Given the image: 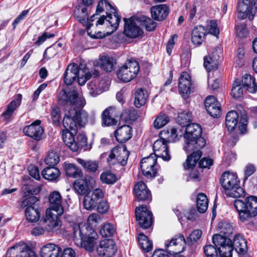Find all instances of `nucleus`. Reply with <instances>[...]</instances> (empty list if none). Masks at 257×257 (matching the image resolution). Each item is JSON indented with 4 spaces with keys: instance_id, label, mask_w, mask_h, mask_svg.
Returning a JSON list of instances; mask_svg holds the SVG:
<instances>
[{
    "instance_id": "f257e3e1",
    "label": "nucleus",
    "mask_w": 257,
    "mask_h": 257,
    "mask_svg": "<svg viewBox=\"0 0 257 257\" xmlns=\"http://www.w3.org/2000/svg\"><path fill=\"white\" fill-rule=\"evenodd\" d=\"M120 18L115 9L107 0H100L97 5L95 14L90 18L89 26L98 28V33H101L104 37L117 30Z\"/></svg>"
},
{
    "instance_id": "f03ea898",
    "label": "nucleus",
    "mask_w": 257,
    "mask_h": 257,
    "mask_svg": "<svg viewBox=\"0 0 257 257\" xmlns=\"http://www.w3.org/2000/svg\"><path fill=\"white\" fill-rule=\"evenodd\" d=\"M202 128L197 123H190L183 134L185 139L184 149L186 153H192L184 164L185 169L192 168L196 165L202 155L200 150L206 145L205 139L201 137Z\"/></svg>"
},
{
    "instance_id": "7ed1b4c3",
    "label": "nucleus",
    "mask_w": 257,
    "mask_h": 257,
    "mask_svg": "<svg viewBox=\"0 0 257 257\" xmlns=\"http://www.w3.org/2000/svg\"><path fill=\"white\" fill-rule=\"evenodd\" d=\"M88 119V114L85 110L78 111L72 109L65 113L63 125L65 130L62 132V138L65 144L73 152L77 151L78 149L74 137L77 132L78 126H84Z\"/></svg>"
},
{
    "instance_id": "20e7f679",
    "label": "nucleus",
    "mask_w": 257,
    "mask_h": 257,
    "mask_svg": "<svg viewBox=\"0 0 257 257\" xmlns=\"http://www.w3.org/2000/svg\"><path fill=\"white\" fill-rule=\"evenodd\" d=\"M87 228L84 225H76L74 227L73 240L77 246L85 249L88 252H92L97 242L98 235L93 229H90V233L87 234Z\"/></svg>"
},
{
    "instance_id": "39448f33",
    "label": "nucleus",
    "mask_w": 257,
    "mask_h": 257,
    "mask_svg": "<svg viewBox=\"0 0 257 257\" xmlns=\"http://www.w3.org/2000/svg\"><path fill=\"white\" fill-rule=\"evenodd\" d=\"M220 183L224 193L232 198L244 197V190L240 186V181L236 173L229 171L224 172L220 178Z\"/></svg>"
},
{
    "instance_id": "423d86ee",
    "label": "nucleus",
    "mask_w": 257,
    "mask_h": 257,
    "mask_svg": "<svg viewBox=\"0 0 257 257\" xmlns=\"http://www.w3.org/2000/svg\"><path fill=\"white\" fill-rule=\"evenodd\" d=\"M234 206L238 212L240 220L245 221L250 217L257 215V197L250 195L244 200L236 199L234 201Z\"/></svg>"
},
{
    "instance_id": "0eeeda50",
    "label": "nucleus",
    "mask_w": 257,
    "mask_h": 257,
    "mask_svg": "<svg viewBox=\"0 0 257 257\" xmlns=\"http://www.w3.org/2000/svg\"><path fill=\"white\" fill-rule=\"evenodd\" d=\"M58 100L60 104L66 105L70 107V109L66 110L65 113L72 109L78 111L83 110L79 108L83 107L86 104L84 97L79 96L77 91L75 90L68 92L64 90H61L59 94Z\"/></svg>"
},
{
    "instance_id": "6e6552de",
    "label": "nucleus",
    "mask_w": 257,
    "mask_h": 257,
    "mask_svg": "<svg viewBox=\"0 0 257 257\" xmlns=\"http://www.w3.org/2000/svg\"><path fill=\"white\" fill-rule=\"evenodd\" d=\"M140 71L138 62L134 59H130L119 68L117 71L118 78L123 82H128L134 79Z\"/></svg>"
},
{
    "instance_id": "1a4fd4ad",
    "label": "nucleus",
    "mask_w": 257,
    "mask_h": 257,
    "mask_svg": "<svg viewBox=\"0 0 257 257\" xmlns=\"http://www.w3.org/2000/svg\"><path fill=\"white\" fill-rule=\"evenodd\" d=\"M76 19L86 27L88 34L92 38H101L103 36L101 33H98V28L89 26L90 18L88 19V10L86 6H80L76 8L74 12Z\"/></svg>"
},
{
    "instance_id": "9d476101",
    "label": "nucleus",
    "mask_w": 257,
    "mask_h": 257,
    "mask_svg": "<svg viewBox=\"0 0 257 257\" xmlns=\"http://www.w3.org/2000/svg\"><path fill=\"white\" fill-rule=\"evenodd\" d=\"M7 257H38L30 243L20 241L10 247L7 252Z\"/></svg>"
},
{
    "instance_id": "9b49d317",
    "label": "nucleus",
    "mask_w": 257,
    "mask_h": 257,
    "mask_svg": "<svg viewBox=\"0 0 257 257\" xmlns=\"http://www.w3.org/2000/svg\"><path fill=\"white\" fill-rule=\"evenodd\" d=\"M212 241L220 257H232V242L229 238L216 234L213 236Z\"/></svg>"
},
{
    "instance_id": "f8f14e48",
    "label": "nucleus",
    "mask_w": 257,
    "mask_h": 257,
    "mask_svg": "<svg viewBox=\"0 0 257 257\" xmlns=\"http://www.w3.org/2000/svg\"><path fill=\"white\" fill-rule=\"evenodd\" d=\"M129 152L124 145L117 146L113 148L109 153L107 162L110 166L119 164L123 166L126 164Z\"/></svg>"
},
{
    "instance_id": "ddd939ff",
    "label": "nucleus",
    "mask_w": 257,
    "mask_h": 257,
    "mask_svg": "<svg viewBox=\"0 0 257 257\" xmlns=\"http://www.w3.org/2000/svg\"><path fill=\"white\" fill-rule=\"evenodd\" d=\"M37 201V198L32 196L26 198L22 202V206L26 207L25 211V216L29 222H35L40 218V213L36 204Z\"/></svg>"
},
{
    "instance_id": "4468645a",
    "label": "nucleus",
    "mask_w": 257,
    "mask_h": 257,
    "mask_svg": "<svg viewBox=\"0 0 257 257\" xmlns=\"http://www.w3.org/2000/svg\"><path fill=\"white\" fill-rule=\"evenodd\" d=\"M123 34L125 36L130 38H136L143 36L144 32L140 27L139 17L123 18Z\"/></svg>"
},
{
    "instance_id": "2eb2a0df",
    "label": "nucleus",
    "mask_w": 257,
    "mask_h": 257,
    "mask_svg": "<svg viewBox=\"0 0 257 257\" xmlns=\"http://www.w3.org/2000/svg\"><path fill=\"white\" fill-rule=\"evenodd\" d=\"M237 10L239 18L244 19L248 17L251 20L257 10V0H239Z\"/></svg>"
},
{
    "instance_id": "dca6fc26",
    "label": "nucleus",
    "mask_w": 257,
    "mask_h": 257,
    "mask_svg": "<svg viewBox=\"0 0 257 257\" xmlns=\"http://www.w3.org/2000/svg\"><path fill=\"white\" fill-rule=\"evenodd\" d=\"M186 242L182 234L175 235L171 240L165 242L166 251L170 255L182 252L185 248Z\"/></svg>"
},
{
    "instance_id": "f3484780",
    "label": "nucleus",
    "mask_w": 257,
    "mask_h": 257,
    "mask_svg": "<svg viewBox=\"0 0 257 257\" xmlns=\"http://www.w3.org/2000/svg\"><path fill=\"white\" fill-rule=\"evenodd\" d=\"M136 217L139 226L143 229L150 228L153 223V214L146 205H142L136 208Z\"/></svg>"
},
{
    "instance_id": "a211bd4d",
    "label": "nucleus",
    "mask_w": 257,
    "mask_h": 257,
    "mask_svg": "<svg viewBox=\"0 0 257 257\" xmlns=\"http://www.w3.org/2000/svg\"><path fill=\"white\" fill-rule=\"evenodd\" d=\"M63 214L53 212L51 209H47L46 216L43 219V225L48 232H53L58 230L61 226L59 216Z\"/></svg>"
},
{
    "instance_id": "6ab92c4d",
    "label": "nucleus",
    "mask_w": 257,
    "mask_h": 257,
    "mask_svg": "<svg viewBox=\"0 0 257 257\" xmlns=\"http://www.w3.org/2000/svg\"><path fill=\"white\" fill-rule=\"evenodd\" d=\"M141 168L143 174L147 177H154L157 172V157L153 154L142 159Z\"/></svg>"
},
{
    "instance_id": "aec40b11",
    "label": "nucleus",
    "mask_w": 257,
    "mask_h": 257,
    "mask_svg": "<svg viewBox=\"0 0 257 257\" xmlns=\"http://www.w3.org/2000/svg\"><path fill=\"white\" fill-rule=\"evenodd\" d=\"M96 250L100 256L112 257L114 255L117 249L113 240L105 239L100 241Z\"/></svg>"
},
{
    "instance_id": "412c9836",
    "label": "nucleus",
    "mask_w": 257,
    "mask_h": 257,
    "mask_svg": "<svg viewBox=\"0 0 257 257\" xmlns=\"http://www.w3.org/2000/svg\"><path fill=\"white\" fill-rule=\"evenodd\" d=\"M60 193L57 191L52 192L49 196V208L53 212L63 214L64 212V203Z\"/></svg>"
},
{
    "instance_id": "4be33fe9",
    "label": "nucleus",
    "mask_w": 257,
    "mask_h": 257,
    "mask_svg": "<svg viewBox=\"0 0 257 257\" xmlns=\"http://www.w3.org/2000/svg\"><path fill=\"white\" fill-rule=\"evenodd\" d=\"M40 123L41 121L40 120H36L30 125L24 128V133L36 141L41 140L43 137L44 130L40 125Z\"/></svg>"
},
{
    "instance_id": "5701e85b",
    "label": "nucleus",
    "mask_w": 257,
    "mask_h": 257,
    "mask_svg": "<svg viewBox=\"0 0 257 257\" xmlns=\"http://www.w3.org/2000/svg\"><path fill=\"white\" fill-rule=\"evenodd\" d=\"M153 150L156 157H160L163 160L168 161L171 159V155L169 153L167 141L161 139L155 142L153 145Z\"/></svg>"
},
{
    "instance_id": "b1692460",
    "label": "nucleus",
    "mask_w": 257,
    "mask_h": 257,
    "mask_svg": "<svg viewBox=\"0 0 257 257\" xmlns=\"http://www.w3.org/2000/svg\"><path fill=\"white\" fill-rule=\"evenodd\" d=\"M204 104L207 112L213 117L219 116L221 113L220 103L213 96H207L204 101Z\"/></svg>"
},
{
    "instance_id": "393cba45",
    "label": "nucleus",
    "mask_w": 257,
    "mask_h": 257,
    "mask_svg": "<svg viewBox=\"0 0 257 257\" xmlns=\"http://www.w3.org/2000/svg\"><path fill=\"white\" fill-rule=\"evenodd\" d=\"M179 90L184 98H187L191 92V77L186 72L181 73L179 78Z\"/></svg>"
},
{
    "instance_id": "a878e982",
    "label": "nucleus",
    "mask_w": 257,
    "mask_h": 257,
    "mask_svg": "<svg viewBox=\"0 0 257 257\" xmlns=\"http://www.w3.org/2000/svg\"><path fill=\"white\" fill-rule=\"evenodd\" d=\"M134 194L139 201H151L152 195L146 185L142 181L139 182L134 187Z\"/></svg>"
},
{
    "instance_id": "bb28decb",
    "label": "nucleus",
    "mask_w": 257,
    "mask_h": 257,
    "mask_svg": "<svg viewBox=\"0 0 257 257\" xmlns=\"http://www.w3.org/2000/svg\"><path fill=\"white\" fill-rule=\"evenodd\" d=\"M61 247L54 243H49L43 245L41 248V257H61Z\"/></svg>"
},
{
    "instance_id": "cd10ccee",
    "label": "nucleus",
    "mask_w": 257,
    "mask_h": 257,
    "mask_svg": "<svg viewBox=\"0 0 257 257\" xmlns=\"http://www.w3.org/2000/svg\"><path fill=\"white\" fill-rule=\"evenodd\" d=\"M118 113L114 107H109L104 110L102 113V123L105 126L116 125Z\"/></svg>"
},
{
    "instance_id": "c85d7f7f",
    "label": "nucleus",
    "mask_w": 257,
    "mask_h": 257,
    "mask_svg": "<svg viewBox=\"0 0 257 257\" xmlns=\"http://www.w3.org/2000/svg\"><path fill=\"white\" fill-rule=\"evenodd\" d=\"M81 68L75 63L70 64L66 68L64 74V81L70 85L76 80Z\"/></svg>"
},
{
    "instance_id": "c756f323",
    "label": "nucleus",
    "mask_w": 257,
    "mask_h": 257,
    "mask_svg": "<svg viewBox=\"0 0 257 257\" xmlns=\"http://www.w3.org/2000/svg\"><path fill=\"white\" fill-rule=\"evenodd\" d=\"M114 135L118 142L125 143L132 138V128L128 125H123L115 131Z\"/></svg>"
},
{
    "instance_id": "7c9ffc66",
    "label": "nucleus",
    "mask_w": 257,
    "mask_h": 257,
    "mask_svg": "<svg viewBox=\"0 0 257 257\" xmlns=\"http://www.w3.org/2000/svg\"><path fill=\"white\" fill-rule=\"evenodd\" d=\"M22 99V94H18L16 95L15 98L8 105L6 110L2 114L5 121L8 122L11 119L13 112L17 107L21 104Z\"/></svg>"
},
{
    "instance_id": "2f4dec72",
    "label": "nucleus",
    "mask_w": 257,
    "mask_h": 257,
    "mask_svg": "<svg viewBox=\"0 0 257 257\" xmlns=\"http://www.w3.org/2000/svg\"><path fill=\"white\" fill-rule=\"evenodd\" d=\"M152 17L155 20L161 21L165 19L169 14V10L166 5H160L151 9Z\"/></svg>"
},
{
    "instance_id": "473e14b6",
    "label": "nucleus",
    "mask_w": 257,
    "mask_h": 257,
    "mask_svg": "<svg viewBox=\"0 0 257 257\" xmlns=\"http://www.w3.org/2000/svg\"><path fill=\"white\" fill-rule=\"evenodd\" d=\"M104 82L101 84L98 80L95 79L90 81L87 84V89L89 95L92 97H96L101 94L103 90L108 89V86L103 85Z\"/></svg>"
},
{
    "instance_id": "72a5a7b5",
    "label": "nucleus",
    "mask_w": 257,
    "mask_h": 257,
    "mask_svg": "<svg viewBox=\"0 0 257 257\" xmlns=\"http://www.w3.org/2000/svg\"><path fill=\"white\" fill-rule=\"evenodd\" d=\"M206 31L203 27H196L192 31L191 42L195 45L200 46L204 41Z\"/></svg>"
},
{
    "instance_id": "f704fd0d",
    "label": "nucleus",
    "mask_w": 257,
    "mask_h": 257,
    "mask_svg": "<svg viewBox=\"0 0 257 257\" xmlns=\"http://www.w3.org/2000/svg\"><path fill=\"white\" fill-rule=\"evenodd\" d=\"M116 64L115 60L108 56H102L100 57L98 64L101 69L107 72H110L114 69Z\"/></svg>"
},
{
    "instance_id": "c9c22d12",
    "label": "nucleus",
    "mask_w": 257,
    "mask_h": 257,
    "mask_svg": "<svg viewBox=\"0 0 257 257\" xmlns=\"http://www.w3.org/2000/svg\"><path fill=\"white\" fill-rule=\"evenodd\" d=\"M76 160L83 169L88 172L95 173L98 169L99 164L97 161L84 160L79 158H77Z\"/></svg>"
},
{
    "instance_id": "e433bc0d",
    "label": "nucleus",
    "mask_w": 257,
    "mask_h": 257,
    "mask_svg": "<svg viewBox=\"0 0 257 257\" xmlns=\"http://www.w3.org/2000/svg\"><path fill=\"white\" fill-rule=\"evenodd\" d=\"M241 81L242 86L249 92L254 93L257 91V84L254 78L250 74H245Z\"/></svg>"
},
{
    "instance_id": "4c0bfd02",
    "label": "nucleus",
    "mask_w": 257,
    "mask_h": 257,
    "mask_svg": "<svg viewBox=\"0 0 257 257\" xmlns=\"http://www.w3.org/2000/svg\"><path fill=\"white\" fill-rule=\"evenodd\" d=\"M238 119V113L234 110L229 111L225 117V125L229 132L233 131L237 123Z\"/></svg>"
},
{
    "instance_id": "58836bf2",
    "label": "nucleus",
    "mask_w": 257,
    "mask_h": 257,
    "mask_svg": "<svg viewBox=\"0 0 257 257\" xmlns=\"http://www.w3.org/2000/svg\"><path fill=\"white\" fill-rule=\"evenodd\" d=\"M43 177L49 181L56 180L60 175L59 170L54 166H49L44 168L42 171Z\"/></svg>"
},
{
    "instance_id": "ea45409f",
    "label": "nucleus",
    "mask_w": 257,
    "mask_h": 257,
    "mask_svg": "<svg viewBox=\"0 0 257 257\" xmlns=\"http://www.w3.org/2000/svg\"><path fill=\"white\" fill-rule=\"evenodd\" d=\"M233 245L236 251L239 254L244 255L246 252L247 248L246 242L240 235H236L234 236Z\"/></svg>"
},
{
    "instance_id": "a19ab883",
    "label": "nucleus",
    "mask_w": 257,
    "mask_h": 257,
    "mask_svg": "<svg viewBox=\"0 0 257 257\" xmlns=\"http://www.w3.org/2000/svg\"><path fill=\"white\" fill-rule=\"evenodd\" d=\"M219 55L211 54L204 58V66L207 71H210L217 68Z\"/></svg>"
},
{
    "instance_id": "79ce46f5",
    "label": "nucleus",
    "mask_w": 257,
    "mask_h": 257,
    "mask_svg": "<svg viewBox=\"0 0 257 257\" xmlns=\"http://www.w3.org/2000/svg\"><path fill=\"white\" fill-rule=\"evenodd\" d=\"M148 96V92L146 90L140 88L137 89L135 92V105L140 108L144 105Z\"/></svg>"
},
{
    "instance_id": "37998d69",
    "label": "nucleus",
    "mask_w": 257,
    "mask_h": 257,
    "mask_svg": "<svg viewBox=\"0 0 257 257\" xmlns=\"http://www.w3.org/2000/svg\"><path fill=\"white\" fill-rule=\"evenodd\" d=\"M91 178H85L75 181L74 183V188L79 195H84L88 192L87 183Z\"/></svg>"
},
{
    "instance_id": "c03bdc74",
    "label": "nucleus",
    "mask_w": 257,
    "mask_h": 257,
    "mask_svg": "<svg viewBox=\"0 0 257 257\" xmlns=\"http://www.w3.org/2000/svg\"><path fill=\"white\" fill-rule=\"evenodd\" d=\"M64 169L67 176L73 178H79L82 176L80 169L73 164H65Z\"/></svg>"
},
{
    "instance_id": "a18cd8bd",
    "label": "nucleus",
    "mask_w": 257,
    "mask_h": 257,
    "mask_svg": "<svg viewBox=\"0 0 257 257\" xmlns=\"http://www.w3.org/2000/svg\"><path fill=\"white\" fill-rule=\"evenodd\" d=\"M197 207L200 213H204L208 208V201L207 196L204 193L198 194L197 197Z\"/></svg>"
},
{
    "instance_id": "49530a36",
    "label": "nucleus",
    "mask_w": 257,
    "mask_h": 257,
    "mask_svg": "<svg viewBox=\"0 0 257 257\" xmlns=\"http://www.w3.org/2000/svg\"><path fill=\"white\" fill-rule=\"evenodd\" d=\"M59 162V154L53 150L49 151L45 158V162L49 166L55 167Z\"/></svg>"
},
{
    "instance_id": "de8ad7c7",
    "label": "nucleus",
    "mask_w": 257,
    "mask_h": 257,
    "mask_svg": "<svg viewBox=\"0 0 257 257\" xmlns=\"http://www.w3.org/2000/svg\"><path fill=\"white\" fill-rule=\"evenodd\" d=\"M138 239L141 248L144 251L149 252L152 249V242L144 233H140Z\"/></svg>"
},
{
    "instance_id": "09e8293b",
    "label": "nucleus",
    "mask_w": 257,
    "mask_h": 257,
    "mask_svg": "<svg viewBox=\"0 0 257 257\" xmlns=\"http://www.w3.org/2000/svg\"><path fill=\"white\" fill-rule=\"evenodd\" d=\"M192 113L188 111H183L178 114L177 118V123L182 127H187L192 120Z\"/></svg>"
},
{
    "instance_id": "8fccbe9b",
    "label": "nucleus",
    "mask_w": 257,
    "mask_h": 257,
    "mask_svg": "<svg viewBox=\"0 0 257 257\" xmlns=\"http://www.w3.org/2000/svg\"><path fill=\"white\" fill-rule=\"evenodd\" d=\"M139 21H140V25L144 26L146 30L148 31H153L156 27L157 24L151 18L145 16H141L139 17Z\"/></svg>"
},
{
    "instance_id": "3c124183",
    "label": "nucleus",
    "mask_w": 257,
    "mask_h": 257,
    "mask_svg": "<svg viewBox=\"0 0 257 257\" xmlns=\"http://www.w3.org/2000/svg\"><path fill=\"white\" fill-rule=\"evenodd\" d=\"M163 134L168 135L167 139L170 141L175 142L179 140V137H181L184 134L181 130L172 127L170 130L163 131L162 135Z\"/></svg>"
},
{
    "instance_id": "603ef678",
    "label": "nucleus",
    "mask_w": 257,
    "mask_h": 257,
    "mask_svg": "<svg viewBox=\"0 0 257 257\" xmlns=\"http://www.w3.org/2000/svg\"><path fill=\"white\" fill-rule=\"evenodd\" d=\"M169 121V117L165 114L160 112L153 122L154 127L156 129H160Z\"/></svg>"
},
{
    "instance_id": "864d4df0",
    "label": "nucleus",
    "mask_w": 257,
    "mask_h": 257,
    "mask_svg": "<svg viewBox=\"0 0 257 257\" xmlns=\"http://www.w3.org/2000/svg\"><path fill=\"white\" fill-rule=\"evenodd\" d=\"M242 86L239 79L235 80L231 89V95L235 98H240L243 95Z\"/></svg>"
},
{
    "instance_id": "5fc2aeb1",
    "label": "nucleus",
    "mask_w": 257,
    "mask_h": 257,
    "mask_svg": "<svg viewBox=\"0 0 257 257\" xmlns=\"http://www.w3.org/2000/svg\"><path fill=\"white\" fill-rule=\"evenodd\" d=\"M115 232V228L113 224L109 222L104 223L100 230V234L104 237H110Z\"/></svg>"
},
{
    "instance_id": "6e6d98bb",
    "label": "nucleus",
    "mask_w": 257,
    "mask_h": 257,
    "mask_svg": "<svg viewBox=\"0 0 257 257\" xmlns=\"http://www.w3.org/2000/svg\"><path fill=\"white\" fill-rule=\"evenodd\" d=\"M100 181L102 183L113 184L117 181L116 176L109 171L102 173L100 176Z\"/></svg>"
},
{
    "instance_id": "4d7b16f0",
    "label": "nucleus",
    "mask_w": 257,
    "mask_h": 257,
    "mask_svg": "<svg viewBox=\"0 0 257 257\" xmlns=\"http://www.w3.org/2000/svg\"><path fill=\"white\" fill-rule=\"evenodd\" d=\"M97 203L91 195L85 196L83 201L84 208L88 210L94 209Z\"/></svg>"
},
{
    "instance_id": "13d9d810",
    "label": "nucleus",
    "mask_w": 257,
    "mask_h": 257,
    "mask_svg": "<svg viewBox=\"0 0 257 257\" xmlns=\"http://www.w3.org/2000/svg\"><path fill=\"white\" fill-rule=\"evenodd\" d=\"M76 78H77L78 82L80 85H84L91 76V74L88 71H87L86 69L82 70L81 68Z\"/></svg>"
},
{
    "instance_id": "bf43d9fd",
    "label": "nucleus",
    "mask_w": 257,
    "mask_h": 257,
    "mask_svg": "<svg viewBox=\"0 0 257 257\" xmlns=\"http://www.w3.org/2000/svg\"><path fill=\"white\" fill-rule=\"evenodd\" d=\"M57 53L58 51L56 45H53L48 48L44 53L43 60L47 61L53 58Z\"/></svg>"
},
{
    "instance_id": "052dcab7",
    "label": "nucleus",
    "mask_w": 257,
    "mask_h": 257,
    "mask_svg": "<svg viewBox=\"0 0 257 257\" xmlns=\"http://www.w3.org/2000/svg\"><path fill=\"white\" fill-rule=\"evenodd\" d=\"M218 227L220 229V232L225 235H222L223 236L228 237V236L232 233L233 227L228 223L221 222L219 224Z\"/></svg>"
},
{
    "instance_id": "680f3d73",
    "label": "nucleus",
    "mask_w": 257,
    "mask_h": 257,
    "mask_svg": "<svg viewBox=\"0 0 257 257\" xmlns=\"http://www.w3.org/2000/svg\"><path fill=\"white\" fill-rule=\"evenodd\" d=\"M138 118L135 110H125L121 115V118L125 121H134Z\"/></svg>"
},
{
    "instance_id": "e2e57ef3",
    "label": "nucleus",
    "mask_w": 257,
    "mask_h": 257,
    "mask_svg": "<svg viewBox=\"0 0 257 257\" xmlns=\"http://www.w3.org/2000/svg\"><path fill=\"white\" fill-rule=\"evenodd\" d=\"M235 33L236 36L239 38L247 37L248 33L246 24L241 23L237 25L235 28Z\"/></svg>"
},
{
    "instance_id": "0e129e2a",
    "label": "nucleus",
    "mask_w": 257,
    "mask_h": 257,
    "mask_svg": "<svg viewBox=\"0 0 257 257\" xmlns=\"http://www.w3.org/2000/svg\"><path fill=\"white\" fill-rule=\"evenodd\" d=\"M60 112V109L57 106L53 107L51 111V115L53 122L56 125L60 124L61 119Z\"/></svg>"
},
{
    "instance_id": "69168bd1",
    "label": "nucleus",
    "mask_w": 257,
    "mask_h": 257,
    "mask_svg": "<svg viewBox=\"0 0 257 257\" xmlns=\"http://www.w3.org/2000/svg\"><path fill=\"white\" fill-rule=\"evenodd\" d=\"M204 252L206 257H217V249L212 245H206L204 247Z\"/></svg>"
},
{
    "instance_id": "338daca9",
    "label": "nucleus",
    "mask_w": 257,
    "mask_h": 257,
    "mask_svg": "<svg viewBox=\"0 0 257 257\" xmlns=\"http://www.w3.org/2000/svg\"><path fill=\"white\" fill-rule=\"evenodd\" d=\"M207 28L209 33L212 35L217 36L219 34V30L216 21H209L207 25Z\"/></svg>"
},
{
    "instance_id": "774afa93",
    "label": "nucleus",
    "mask_w": 257,
    "mask_h": 257,
    "mask_svg": "<svg viewBox=\"0 0 257 257\" xmlns=\"http://www.w3.org/2000/svg\"><path fill=\"white\" fill-rule=\"evenodd\" d=\"M202 231L199 229L194 230L189 235L187 240L188 242H190L191 243L196 242L201 236Z\"/></svg>"
}]
</instances>
